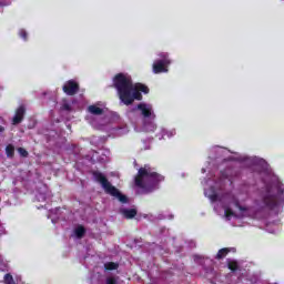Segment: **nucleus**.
Returning a JSON list of instances; mask_svg holds the SVG:
<instances>
[{"instance_id":"nucleus-16","label":"nucleus","mask_w":284,"mask_h":284,"mask_svg":"<svg viewBox=\"0 0 284 284\" xmlns=\"http://www.w3.org/2000/svg\"><path fill=\"white\" fill-rule=\"evenodd\" d=\"M227 267L231 272H236V270H239V263L236 261H230Z\"/></svg>"},{"instance_id":"nucleus-21","label":"nucleus","mask_w":284,"mask_h":284,"mask_svg":"<svg viewBox=\"0 0 284 284\" xmlns=\"http://www.w3.org/2000/svg\"><path fill=\"white\" fill-rule=\"evenodd\" d=\"M19 36L21 37V39H23L24 41H28V32L26 30H20Z\"/></svg>"},{"instance_id":"nucleus-12","label":"nucleus","mask_w":284,"mask_h":284,"mask_svg":"<svg viewBox=\"0 0 284 284\" xmlns=\"http://www.w3.org/2000/svg\"><path fill=\"white\" fill-rule=\"evenodd\" d=\"M229 253H230V248H227V247L221 248L217 252V254L215 255L216 261H221V260L225 258V256H227Z\"/></svg>"},{"instance_id":"nucleus-19","label":"nucleus","mask_w":284,"mask_h":284,"mask_svg":"<svg viewBox=\"0 0 284 284\" xmlns=\"http://www.w3.org/2000/svg\"><path fill=\"white\" fill-rule=\"evenodd\" d=\"M224 214L227 219H230L231 216H235L234 211L230 207L225 209Z\"/></svg>"},{"instance_id":"nucleus-27","label":"nucleus","mask_w":284,"mask_h":284,"mask_svg":"<svg viewBox=\"0 0 284 284\" xmlns=\"http://www.w3.org/2000/svg\"><path fill=\"white\" fill-rule=\"evenodd\" d=\"M3 132H6V126L0 125V133H3Z\"/></svg>"},{"instance_id":"nucleus-22","label":"nucleus","mask_w":284,"mask_h":284,"mask_svg":"<svg viewBox=\"0 0 284 284\" xmlns=\"http://www.w3.org/2000/svg\"><path fill=\"white\" fill-rule=\"evenodd\" d=\"M235 207H237L240 212H247V207L241 205L239 202H235Z\"/></svg>"},{"instance_id":"nucleus-13","label":"nucleus","mask_w":284,"mask_h":284,"mask_svg":"<svg viewBox=\"0 0 284 284\" xmlns=\"http://www.w3.org/2000/svg\"><path fill=\"white\" fill-rule=\"evenodd\" d=\"M74 234H75L77 239H83V236H85V227L83 225H79L74 230Z\"/></svg>"},{"instance_id":"nucleus-17","label":"nucleus","mask_w":284,"mask_h":284,"mask_svg":"<svg viewBox=\"0 0 284 284\" xmlns=\"http://www.w3.org/2000/svg\"><path fill=\"white\" fill-rule=\"evenodd\" d=\"M4 284H14V277H12V274L7 273L4 275Z\"/></svg>"},{"instance_id":"nucleus-1","label":"nucleus","mask_w":284,"mask_h":284,"mask_svg":"<svg viewBox=\"0 0 284 284\" xmlns=\"http://www.w3.org/2000/svg\"><path fill=\"white\" fill-rule=\"evenodd\" d=\"M113 88L116 89L118 97L124 105H132L134 101H143V94L134 88L132 77L125 73L114 75Z\"/></svg>"},{"instance_id":"nucleus-7","label":"nucleus","mask_w":284,"mask_h":284,"mask_svg":"<svg viewBox=\"0 0 284 284\" xmlns=\"http://www.w3.org/2000/svg\"><path fill=\"white\" fill-rule=\"evenodd\" d=\"M24 116H26V106L20 105L16 110V114L12 119V125H19V123H21L23 121Z\"/></svg>"},{"instance_id":"nucleus-24","label":"nucleus","mask_w":284,"mask_h":284,"mask_svg":"<svg viewBox=\"0 0 284 284\" xmlns=\"http://www.w3.org/2000/svg\"><path fill=\"white\" fill-rule=\"evenodd\" d=\"M11 0H0V6H10Z\"/></svg>"},{"instance_id":"nucleus-25","label":"nucleus","mask_w":284,"mask_h":284,"mask_svg":"<svg viewBox=\"0 0 284 284\" xmlns=\"http://www.w3.org/2000/svg\"><path fill=\"white\" fill-rule=\"evenodd\" d=\"M211 201H217L219 200V195L217 194H212L210 196Z\"/></svg>"},{"instance_id":"nucleus-3","label":"nucleus","mask_w":284,"mask_h":284,"mask_svg":"<svg viewBox=\"0 0 284 284\" xmlns=\"http://www.w3.org/2000/svg\"><path fill=\"white\" fill-rule=\"evenodd\" d=\"M93 176L95 181H98L99 184L103 187L105 194H109L110 196H113L114 199H118L120 203H130V199L126 197L125 194L121 193L116 186L112 185L110 181H108V178L103 175V173L99 171L93 172Z\"/></svg>"},{"instance_id":"nucleus-6","label":"nucleus","mask_w":284,"mask_h":284,"mask_svg":"<svg viewBox=\"0 0 284 284\" xmlns=\"http://www.w3.org/2000/svg\"><path fill=\"white\" fill-rule=\"evenodd\" d=\"M263 203L268 210H274L277 205L276 195L272 194L270 186H266V195L263 197Z\"/></svg>"},{"instance_id":"nucleus-23","label":"nucleus","mask_w":284,"mask_h":284,"mask_svg":"<svg viewBox=\"0 0 284 284\" xmlns=\"http://www.w3.org/2000/svg\"><path fill=\"white\" fill-rule=\"evenodd\" d=\"M106 284H116V278L115 277H108L106 278Z\"/></svg>"},{"instance_id":"nucleus-8","label":"nucleus","mask_w":284,"mask_h":284,"mask_svg":"<svg viewBox=\"0 0 284 284\" xmlns=\"http://www.w3.org/2000/svg\"><path fill=\"white\" fill-rule=\"evenodd\" d=\"M138 110L142 112L144 119H150V116H152V106H148L145 103L138 104Z\"/></svg>"},{"instance_id":"nucleus-15","label":"nucleus","mask_w":284,"mask_h":284,"mask_svg":"<svg viewBox=\"0 0 284 284\" xmlns=\"http://www.w3.org/2000/svg\"><path fill=\"white\" fill-rule=\"evenodd\" d=\"M6 154H7L8 159L14 158V145L8 144L6 146Z\"/></svg>"},{"instance_id":"nucleus-14","label":"nucleus","mask_w":284,"mask_h":284,"mask_svg":"<svg viewBox=\"0 0 284 284\" xmlns=\"http://www.w3.org/2000/svg\"><path fill=\"white\" fill-rule=\"evenodd\" d=\"M104 270H106L108 272H112L114 270H119V263L108 262V263L104 264Z\"/></svg>"},{"instance_id":"nucleus-20","label":"nucleus","mask_w":284,"mask_h":284,"mask_svg":"<svg viewBox=\"0 0 284 284\" xmlns=\"http://www.w3.org/2000/svg\"><path fill=\"white\" fill-rule=\"evenodd\" d=\"M277 194L278 196H284V185L277 184Z\"/></svg>"},{"instance_id":"nucleus-2","label":"nucleus","mask_w":284,"mask_h":284,"mask_svg":"<svg viewBox=\"0 0 284 284\" xmlns=\"http://www.w3.org/2000/svg\"><path fill=\"white\" fill-rule=\"evenodd\" d=\"M165 181V176L159 174L150 164H144L138 170L134 178V185L142 190L143 194H152L159 190V184Z\"/></svg>"},{"instance_id":"nucleus-10","label":"nucleus","mask_w":284,"mask_h":284,"mask_svg":"<svg viewBox=\"0 0 284 284\" xmlns=\"http://www.w3.org/2000/svg\"><path fill=\"white\" fill-rule=\"evenodd\" d=\"M133 88L138 90L140 93L143 92V94H150V88H148V85L141 82L133 84Z\"/></svg>"},{"instance_id":"nucleus-26","label":"nucleus","mask_w":284,"mask_h":284,"mask_svg":"<svg viewBox=\"0 0 284 284\" xmlns=\"http://www.w3.org/2000/svg\"><path fill=\"white\" fill-rule=\"evenodd\" d=\"M63 109L67 111H70L71 110L70 104H63Z\"/></svg>"},{"instance_id":"nucleus-18","label":"nucleus","mask_w":284,"mask_h":284,"mask_svg":"<svg viewBox=\"0 0 284 284\" xmlns=\"http://www.w3.org/2000/svg\"><path fill=\"white\" fill-rule=\"evenodd\" d=\"M18 153L20 154V156H22L23 159H28V151L23 148H18Z\"/></svg>"},{"instance_id":"nucleus-11","label":"nucleus","mask_w":284,"mask_h":284,"mask_svg":"<svg viewBox=\"0 0 284 284\" xmlns=\"http://www.w3.org/2000/svg\"><path fill=\"white\" fill-rule=\"evenodd\" d=\"M88 110L90 114H94V116H101V114H103V109L97 105H90Z\"/></svg>"},{"instance_id":"nucleus-4","label":"nucleus","mask_w":284,"mask_h":284,"mask_svg":"<svg viewBox=\"0 0 284 284\" xmlns=\"http://www.w3.org/2000/svg\"><path fill=\"white\" fill-rule=\"evenodd\" d=\"M160 57L161 59L155 60L152 67L154 74H162L163 72H168V65L172 63L168 53H161Z\"/></svg>"},{"instance_id":"nucleus-5","label":"nucleus","mask_w":284,"mask_h":284,"mask_svg":"<svg viewBox=\"0 0 284 284\" xmlns=\"http://www.w3.org/2000/svg\"><path fill=\"white\" fill-rule=\"evenodd\" d=\"M62 90L68 97H74L79 92L80 87L77 81L68 80L62 87Z\"/></svg>"},{"instance_id":"nucleus-9","label":"nucleus","mask_w":284,"mask_h":284,"mask_svg":"<svg viewBox=\"0 0 284 284\" xmlns=\"http://www.w3.org/2000/svg\"><path fill=\"white\" fill-rule=\"evenodd\" d=\"M121 214L124 216V219H134V216H136L138 211L136 209H122L121 210Z\"/></svg>"}]
</instances>
